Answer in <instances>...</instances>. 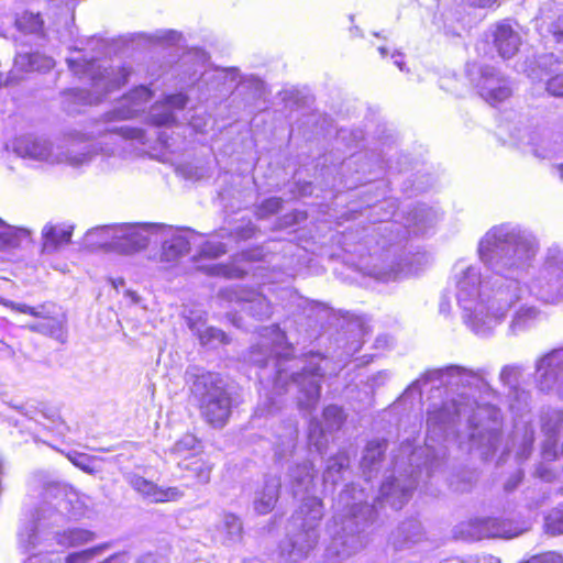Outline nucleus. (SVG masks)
<instances>
[{"mask_svg":"<svg viewBox=\"0 0 563 563\" xmlns=\"http://www.w3.org/2000/svg\"><path fill=\"white\" fill-rule=\"evenodd\" d=\"M431 384L432 388H445V400L441 407L432 405L428 410L427 442L428 455L433 454V443L439 440L454 439L459 448L470 453H477L481 459H489L500 443L501 415L490 402L495 391L485 378L483 369L472 371L457 365L426 372L412 382L402 394L406 400L417 396L421 398L422 386ZM409 455V474L400 472V462H395L398 476L387 477L380 485L379 495L368 503V494L360 485H347L340 492L333 503V517L330 527L332 540L327 548L330 563L341 562L357 553L366 544L365 528L375 519L378 507L385 504L393 509H400L411 497L418 484V477L424 472L431 476L434 459L421 466L413 465L424 450H410V444L402 448Z\"/></svg>","mask_w":563,"mask_h":563,"instance_id":"obj_1","label":"nucleus"},{"mask_svg":"<svg viewBox=\"0 0 563 563\" xmlns=\"http://www.w3.org/2000/svg\"><path fill=\"white\" fill-rule=\"evenodd\" d=\"M477 252L493 275L483 280L477 266L459 261L453 266L452 280L463 322L474 334L487 338L525 292L521 278L532 266L539 241L529 229L506 222L484 234Z\"/></svg>","mask_w":563,"mask_h":563,"instance_id":"obj_2","label":"nucleus"},{"mask_svg":"<svg viewBox=\"0 0 563 563\" xmlns=\"http://www.w3.org/2000/svg\"><path fill=\"white\" fill-rule=\"evenodd\" d=\"M260 342L251 347L250 361L261 368V384L267 380V387L262 396L255 415L258 417L274 416L286 406L284 394L289 388H296L298 409L310 415L318 406L320 398V382L325 362L319 353L305 357H291L294 346L287 342L285 333L278 325L261 330Z\"/></svg>","mask_w":563,"mask_h":563,"instance_id":"obj_3","label":"nucleus"},{"mask_svg":"<svg viewBox=\"0 0 563 563\" xmlns=\"http://www.w3.org/2000/svg\"><path fill=\"white\" fill-rule=\"evenodd\" d=\"M97 134L100 141L92 142L95 133L87 135L71 132L57 143L43 136L22 135L7 143L5 150L25 161L46 165L65 164L78 168L89 164L98 153L108 156L115 155L120 147L119 142L123 140L135 141L140 144L150 142V137L143 129L128 125L106 129L98 131Z\"/></svg>","mask_w":563,"mask_h":563,"instance_id":"obj_4","label":"nucleus"},{"mask_svg":"<svg viewBox=\"0 0 563 563\" xmlns=\"http://www.w3.org/2000/svg\"><path fill=\"white\" fill-rule=\"evenodd\" d=\"M162 235V261L175 262L186 255L192 247L199 250L200 258H217L227 253L222 242L205 241L203 236L191 229H172L157 224H118L91 229L88 240L101 235L99 246L119 253H132L145 249L154 235Z\"/></svg>","mask_w":563,"mask_h":563,"instance_id":"obj_5","label":"nucleus"},{"mask_svg":"<svg viewBox=\"0 0 563 563\" xmlns=\"http://www.w3.org/2000/svg\"><path fill=\"white\" fill-rule=\"evenodd\" d=\"M74 494L58 499L55 504L45 501L35 510L32 522L25 525L19 531V544L25 551L34 550L44 544L47 549L54 547V542L62 547H79L91 542L95 533L81 528H73L64 531L56 530L67 519L78 515L70 508Z\"/></svg>","mask_w":563,"mask_h":563,"instance_id":"obj_6","label":"nucleus"},{"mask_svg":"<svg viewBox=\"0 0 563 563\" xmlns=\"http://www.w3.org/2000/svg\"><path fill=\"white\" fill-rule=\"evenodd\" d=\"M76 52L79 56L66 59L68 67L76 76L89 77L91 88H74L64 93V108L69 113L79 112L81 107L99 103L107 95L123 86L131 74L126 67L102 66L97 64L95 57L87 58L81 55V49L76 48Z\"/></svg>","mask_w":563,"mask_h":563,"instance_id":"obj_7","label":"nucleus"},{"mask_svg":"<svg viewBox=\"0 0 563 563\" xmlns=\"http://www.w3.org/2000/svg\"><path fill=\"white\" fill-rule=\"evenodd\" d=\"M185 380L203 419L214 428H222L231 415L232 399L220 374L190 366Z\"/></svg>","mask_w":563,"mask_h":563,"instance_id":"obj_8","label":"nucleus"},{"mask_svg":"<svg viewBox=\"0 0 563 563\" xmlns=\"http://www.w3.org/2000/svg\"><path fill=\"white\" fill-rule=\"evenodd\" d=\"M324 508L320 498L310 496L302 499L291 516L290 531L280 544V554L288 561L306 559L320 540V527Z\"/></svg>","mask_w":563,"mask_h":563,"instance_id":"obj_9","label":"nucleus"},{"mask_svg":"<svg viewBox=\"0 0 563 563\" xmlns=\"http://www.w3.org/2000/svg\"><path fill=\"white\" fill-rule=\"evenodd\" d=\"M522 374L523 367L519 364L505 365L499 373L500 383L509 388V408L519 418L515 421L512 433V444L517 446L518 460H526L530 455L534 441V430L530 419H525L529 413L531 397L528 391L518 388Z\"/></svg>","mask_w":563,"mask_h":563,"instance_id":"obj_10","label":"nucleus"},{"mask_svg":"<svg viewBox=\"0 0 563 563\" xmlns=\"http://www.w3.org/2000/svg\"><path fill=\"white\" fill-rule=\"evenodd\" d=\"M529 290L548 303L563 301V247L553 245L548 249Z\"/></svg>","mask_w":563,"mask_h":563,"instance_id":"obj_11","label":"nucleus"},{"mask_svg":"<svg viewBox=\"0 0 563 563\" xmlns=\"http://www.w3.org/2000/svg\"><path fill=\"white\" fill-rule=\"evenodd\" d=\"M466 75L479 97L492 106L504 102L514 92L512 81L494 66L468 63Z\"/></svg>","mask_w":563,"mask_h":563,"instance_id":"obj_12","label":"nucleus"},{"mask_svg":"<svg viewBox=\"0 0 563 563\" xmlns=\"http://www.w3.org/2000/svg\"><path fill=\"white\" fill-rule=\"evenodd\" d=\"M536 386L544 394L563 400V346L554 349L536 361Z\"/></svg>","mask_w":563,"mask_h":563,"instance_id":"obj_13","label":"nucleus"},{"mask_svg":"<svg viewBox=\"0 0 563 563\" xmlns=\"http://www.w3.org/2000/svg\"><path fill=\"white\" fill-rule=\"evenodd\" d=\"M529 529L523 521L499 519L495 517L475 518L468 521L466 533L472 540L489 538L512 539Z\"/></svg>","mask_w":563,"mask_h":563,"instance_id":"obj_14","label":"nucleus"},{"mask_svg":"<svg viewBox=\"0 0 563 563\" xmlns=\"http://www.w3.org/2000/svg\"><path fill=\"white\" fill-rule=\"evenodd\" d=\"M189 59H195L199 68H203L199 78L197 79L198 81L207 86H211L213 89H220L223 87L229 90L236 86L240 78L238 68H205V65L208 62V55L205 51L201 49H195L194 52L189 53L185 57V60Z\"/></svg>","mask_w":563,"mask_h":563,"instance_id":"obj_15","label":"nucleus"},{"mask_svg":"<svg viewBox=\"0 0 563 563\" xmlns=\"http://www.w3.org/2000/svg\"><path fill=\"white\" fill-rule=\"evenodd\" d=\"M219 296L228 301L241 303L243 310L260 320L267 319L273 313V307L266 297L252 289L225 288L220 290Z\"/></svg>","mask_w":563,"mask_h":563,"instance_id":"obj_16","label":"nucleus"},{"mask_svg":"<svg viewBox=\"0 0 563 563\" xmlns=\"http://www.w3.org/2000/svg\"><path fill=\"white\" fill-rule=\"evenodd\" d=\"M152 97L153 92L145 86L132 89L118 101L110 112L104 114V121L110 123L136 117L145 109Z\"/></svg>","mask_w":563,"mask_h":563,"instance_id":"obj_17","label":"nucleus"},{"mask_svg":"<svg viewBox=\"0 0 563 563\" xmlns=\"http://www.w3.org/2000/svg\"><path fill=\"white\" fill-rule=\"evenodd\" d=\"M541 427L544 434L542 457L544 461H553L558 456V442L563 431V410L547 409L543 411Z\"/></svg>","mask_w":563,"mask_h":563,"instance_id":"obj_18","label":"nucleus"},{"mask_svg":"<svg viewBox=\"0 0 563 563\" xmlns=\"http://www.w3.org/2000/svg\"><path fill=\"white\" fill-rule=\"evenodd\" d=\"M522 287L525 288V292L522 295H525L527 292V288L525 286ZM522 298L523 296H521V298L509 309V312L512 310V313L506 328L507 336H518L530 331L542 318L541 310L533 305H521L517 307V303Z\"/></svg>","mask_w":563,"mask_h":563,"instance_id":"obj_19","label":"nucleus"},{"mask_svg":"<svg viewBox=\"0 0 563 563\" xmlns=\"http://www.w3.org/2000/svg\"><path fill=\"white\" fill-rule=\"evenodd\" d=\"M188 98L184 93L167 96L163 101L154 103L147 114V122L153 126H172L176 122L175 111L183 110Z\"/></svg>","mask_w":563,"mask_h":563,"instance_id":"obj_20","label":"nucleus"},{"mask_svg":"<svg viewBox=\"0 0 563 563\" xmlns=\"http://www.w3.org/2000/svg\"><path fill=\"white\" fill-rule=\"evenodd\" d=\"M129 483L133 489L152 503L176 501L184 496L178 487L163 488L139 475H131Z\"/></svg>","mask_w":563,"mask_h":563,"instance_id":"obj_21","label":"nucleus"},{"mask_svg":"<svg viewBox=\"0 0 563 563\" xmlns=\"http://www.w3.org/2000/svg\"><path fill=\"white\" fill-rule=\"evenodd\" d=\"M494 45L501 58L509 59L519 51L521 36L509 23L501 22L494 31Z\"/></svg>","mask_w":563,"mask_h":563,"instance_id":"obj_22","label":"nucleus"},{"mask_svg":"<svg viewBox=\"0 0 563 563\" xmlns=\"http://www.w3.org/2000/svg\"><path fill=\"white\" fill-rule=\"evenodd\" d=\"M561 10L562 3L549 0L541 5L539 16L541 27H544L558 44H563V13Z\"/></svg>","mask_w":563,"mask_h":563,"instance_id":"obj_23","label":"nucleus"},{"mask_svg":"<svg viewBox=\"0 0 563 563\" xmlns=\"http://www.w3.org/2000/svg\"><path fill=\"white\" fill-rule=\"evenodd\" d=\"M314 477L316 471L313 463L310 460H306L302 463H296L289 467L287 485L292 495L297 496L310 492L313 487Z\"/></svg>","mask_w":563,"mask_h":563,"instance_id":"obj_24","label":"nucleus"},{"mask_svg":"<svg viewBox=\"0 0 563 563\" xmlns=\"http://www.w3.org/2000/svg\"><path fill=\"white\" fill-rule=\"evenodd\" d=\"M280 478L267 475L261 489L255 493L253 500L254 510L260 515H266L272 511L278 500Z\"/></svg>","mask_w":563,"mask_h":563,"instance_id":"obj_25","label":"nucleus"},{"mask_svg":"<svg viewBox=\"0 0 563 563\" xmlns=\"http://www.w3.org/2000/svg\"><path fill=\"white\" fill-rule=\"evenodd\" d=\"M558 64L559 59L554 54H541L532 58H527L521 65V71L532 81H542L545 77H550L554 73Z\"/></svg>","mask_w":563,"mask_h":563,"instance_id":"obj_26","label":"nucleus"},{"mask_svg":"<svg viewBox=\"0 0 563 563\" xmlns=\"http://www.w3.org/2000/svg\"><path fill=\"white\" fill-rule=\"evenodd\" d=\"M40 307H44V313L42 316L35 317L41 320L26 325V328L32 332H38L41 334L48 335L59 342H65V318L49 316L51 312L46 305H41Z\"/></svg>","mask_w":563,"mask_h":563,"instance_id":"obj_27","label":"nucleus"},{"mask_svg":"<svg viewBox=\"0 0 563 563\" xmlns=\"http://www.w3.org/2000/svg\"><path fill=\"white\" fill-rule=\"evenodd\" d=\"M440 214L433 208L427 206H418L409 212L406 227L409 233L415 235L427 234L439 221Z\"/></svg>","mask_w":563,"mask_h":563,"instance_id":"obj_28","label":"nucleus"},{"mask_svg":"<svg viewBox=\"0 0 563 563\" xmlns=\"http://www.w3.org/2000/svg\"><path fill=\"white\" fill-rule=\"evenodd\" d=\"M298 429L294 422H287L282 431L276 432L274 442L275 457L277 461H288L296 453Z\"/></svg>","mask_w":563,"mask_h":563,"instance_id":"obj_29","label":"nucleus"},{"mask_svg":"<svg viewBox=\"0 0 563 563\" xmlns=\"http://www.w3.org/2000/svg\"><path fill=\"white\" fill-rule=\"evenodd\" d=\"M43 252L53 253L58 247L70 242L73 235V227L66 224H46L42 231Z\"/></svg>","mask_w":563,"mask_h":563,"instance_id":"obj_30","label":"nucleus"},{"mask_svg":"<svg viewBox=\"0 0 563 563\" xmlns=\"http://www.w3.org/2000/svg\"><path fill=\"white\" fill-rule=\"evenodd\" d=\"M31 230L10 225L0 218V250L20 247L31 240Z\"/></svg>","mask_w":563,"mask_h":563,"instance_id":"obj_31","label":"nucleus"},{"mask_svg":"<svg viewBox=\"0 0 563 563\" xmlns=\"http://www.w3.org/2000/svg\"><path fill=\"white\" fill-rule=\"evenodd\" d=\"M552 136L549 144H537L534 148V156L541 159H550L560 154H563V121L554 123L549 126Z\"/></svg>","mask_w":563,"mask_h":563,"instance_id":"obj_32","label":"nucleus"},{"mask_svg":"<svg viewBox=\"0 0 563 563\" xmlns=\"http://www.w3.org/2000/svg\"><path fill=\"white\" fill-rule=\"evenodd\" d=\"M220 540L225 545H232L242 540L243 527L241 519L233 514H225L218 526Z\"/></svg>","mask_w":563,"mask_h":563,"instance_id":"obj_33","label":"nucleus"},{"mask_svg":"<svg viewBox=\"0 0 563 563\" xmlns=\"http://www.w3.org/2000/svg\"><path fill=\"white\" fill-rule=\"evenodd\" d=\"M422 537L421 523L416 519L401 522L393 534V542L397 549H402L418 542Z\"/></svg>","mask_w":563,"mask_h":563,"instance_id":"obj_34","label":"nucleus"},{"mask_svg":"<svg viewBox=\"0 0 563 563\" xmlns=\"http://www.w3.org/2000/svg\"><path fill=\"white\" fill-rule=\"evenodd\" d=\"M385 450L386 442L384 440H373L367 443L361 460V468L365 476V481H368L372 473L377 470V465L379 464Z\"/></svg>","mask_w":563,"mask_h":563,"instance_id":"obj_35","label":"nucleus"},{"mask_svg":"<svg viewBox=\"0 0 563 563\" xmlns=\"http://www.w3.org/2000/svg\"><path fill=\"white\" fill-rule=\"evenodd\" d=\"M188 323L191 331L198 335L200 343L205 346L214 349L229 343L227 334L218 328L205 327V324L194 322L192 319H189Z\"/></svg>","mask_w":563,"mask_h":563,"instance_id":"obj_36","label":"nucleus"},{"mask_svg":"<svg viewBox=\"0 0 563 563\" xmlns=\"http://www.w3.org/2000/svg\"><path fill=\"white\" fill-rule=\"evenodd\" d=\"M350 457L345 451H341L334 456L330 457L323 473L324 490L328 485L334 486L341 478L342 474L349 468Z\"/></svg>","mask_w":563,"mask_h":563,"instance_id":"obj_37","label":"nucleus"},{"mask_svg":"<svg viewBox=\"0 0 563 563\" xmlns=\"http://www.w3.org/2000/svg\"><path fill=\"white\" fill-rule=\"evenodd\" d=\"M14 66L25 71H46L54 67V60L40 53H19L14 58Z\"/></svg>","mask_w":563,"mask_h":563,"instance_id":"obj_38","label":"nucleus"},{"mask_svg":"<svg viewBox=\"0 0 563 563\" xmlns=\"http://www.w3.org/2000/svg\"><path fill=\"white\" fill-rule=\"evenodd\" d=\"M417 273V268L413 267L412 263L408 258H401L396 266H391L388 269L373 268L372 275L379 282H390L400 278L401 276Z\"/></svg>","mask_w":563,"mask_h":563,"instance_id":"obj_39","label":"nucleus"},{"mask_svg":"<svg viewBox=\"0 0 563 563\" xmlns=\"http://www.w3.org/2000/svg\"><path fill=\"white\" fill-rule=\"evenodd\" d=\"M198 268L209 276L224 278H241L245 274V268L235 263L229 264H202Z\"/></svg>","mask_w":563,"mask_h":563,"instance_id":"obj_40","label":"nucleus"},{"mask_svg":"<svg viewBox=\"0 0 563 563\" xmlns=\"http://www.w3.org/2000/svg\"><path fill=\"white\" fill-rule=\"evenodd\" d=\"M199 448V441L198 439L190 433H187L183 435L169 450L170 455H173L175 459H184V463H186V460L189 457H192L196 455V452Z\"/></svg>","mask_w":563,"mask_h":563,"instance_id":"obj_41","label":"nucleus"},{"mask_svg":"<svg viewBox=\"0 0 563 563\" xmlns=\"http://www.w3.org/2000/svg\"><path fill=\"white\" fill-rule=\"evenodd\" d=\"M549 126H537L529 131H527L522 139L521 143L528 147V151L534 156V148L538 147V143L541 144H549L550 140H552V136Z\"/></svg>","mask_w":563,"mask_h":563,"instance_id":"obj_42","label":"nucleus"},{"mask_svg":"<svg viewBox=\"0 0 563 563\" xmlns=\"http://www.w3.org/2000/svg\"><path fill=\"white\" fill-rule=\"evenodd\" d=\"M308 442L310 450L313 448L319 454L324 452L328 444V438L323 428L320 426L319 421L314 419L309 421Z\"/></svg>","mask_w":563,"mask_h":563,"instance_id":"obj_43","label":"nucleus"},{"mask_svg":"<svg viewBox=\"0 0 563 563\" xmlns=\"http://www.w3.org/2000/svg\"><path fill=\"white\" fill-rule=\"evenodd\" d=\"M22 415L24 417L29 418L30 420H34L35 422L41 423V424H45V422L43 420L49 421L53 424L52 428L55 429L60 434L63 433V431L65 429L59 415H57L55 412L48 415L45 411H38L35 409L29 410L26 408H23Z\"/></svg>","mask_w":563,"mask_h":563,"instance_id":"obj_44","label":"nucleus"},{"mask_svg":"<svg viewBox=\"0 0 563 563\" xmlns=\"http://www.w3.org/2000/svg\"><path fill=\"white\" fill-rule=\"evenodd\" d=\"M18 29L24 33L37 34L43 30V20L38 13L24 12L15 21Z\"/></svg>","mask_w":563,"mask_h":563,"instance_id":"obj_45","label":"nucleus"},{"mask_svg":"<svg viewBox=\"0 0 563 563\" xmlns=\"http://www.w3.org/2000/svg\"><path fill=\"white\" fill-rule=\"evenodd\" d=\"M178 466L192 471L199 483L206 484L210 479L212 466L201 459H196L190 463L178 462Z\"/></svg>","mask_w":563,"mask_h":563,"instance_id":"obj_46","label":"nucleus"},{"mask_svg":"<svg viewBox=\"0 0 563 563\" xmlns=\"http://www.w3.org/2000/svg\"><path fill=\"white\" fill-rule=\"evenodd\" d=\"M545 531L552 536L563 533V506L553 509L545 517Z\"/></svg>","mask_w":563,"mask_h":563,"instance_id":"obj_47","label":"nucleus"},{"mask_svg":"<svg viewBox=\"0 0 563 563\" xmlns=\"http://www.w3.org/2000/svg\"><path fill=\"white\" fill-rule=\"evenodd\" d=\"M68 460L78 468L82 470L86 473H93L96 471L95 462L96 460L89 456L86 453L71 452L68 453Z\"/></svg>","mask_w":563,"mask_h":563,"instance_id":"obj_48","label":"nucleus"},{"mask_svg":"<svg viewBox=\"0 0 563 563\" xmlns=\"http://www.w3.org/2000/svg\"><path fill=\"white\" fill-rule=\"evenodd\" d=\"M283 200L278 197H272L264 200L256 210L258 218L264 219L277 213L282 209Z\"/></svg>","mask_w":563,"mask_h":563,"instance_id":"obj_49","label":"nucleus"},{"mask_svg":"<svg viewBox=\"0 0 563 563\" xmlns=\"http://www.w3.org/2000/svg\"><path fill=\"white\" fill-rule=\"evenodd\" d=\"M0 303L11 310L30 316H42L44 313V307H30L25 303H16L2 297H0Z\"/></svg>","mask_w":563,"mask_h":563,"instance_id":"obj_50","label":"nucleus"},{"mask_svg":"<svg viewBox=\"0 0 563 563\" xmlns=\"http://www.w3.org/2000/svg\"><path fill=\"white\" fill-rule=\"evenodd\" d=\"M323 418L328 429L339 428L342 423V410L338 406L331 405L324 408Z\"/></svg>","mask_w":563,"mask_h":563,"instance_id":"obj_51","label":"nucleus"},{"mask_svg":"<svg viewBox=\"0 0 563 563\" xmlns=\"http://www.w3.org/2000/svg\"><path fill=\"white\" fill-rule=\"evenodd\" d=\"M545 90L554 97H563V73L551 75L545 81Z\"/></svg>","mask_w":563,"mask_h":563,"instance_id":"obj_52","label":"nucleus"},{"mask_svg":"<svg viewBox=\"0 0 563 563\" xmlns=\"http://www.w3.org/2000/svg\"><path fill=\"white\" fill-rule=\"evenodd\" d=\"M471 478H472V476H470V475L467 477L463 476L461 479L459 476H456V478L451 479L450 486L455 492H465L472 486Z\"/></svg>","mask_w":563,"mask_h":563,"instance_id":"obj_53","label":"nucleus"},{"mask_svg":"<svg viewBox=\"0 0 563 563\" xmlns=\"http://www.w3.org/2000/svg\"><path fill=\"white\" fill-rule=\"evenodd\" d=\"M522 479V472L520 470L516 471L514 474L509 476V478L506 481L504 488L507 493L512 492L517 488V486L521 483Z\"/></svg>","mask_w":563,"mask_h":563,"instance_id":"obj_54","label":"nucleus"},{"mask_svg":"<svg viewBox=\"0 0 563 563\" xmlns=\"http://www.w3.org/2000/svg\"><path fill=\"white\" fill-rule=\"evenodd\" d=\"M207 121H211V118H208L207 120H203V122H201V119L198 118V117H194L190 121V125L192 126L194 130H196L197 132H200V133H205L206 132V128H207V124L208 122Z\"/></svg>","mask_w":563,"mask_h":563,"instance_id":"obj_55","label":"nucleus"},{"mask_svg":"<svg viewBox=\"0 0 563 563\" xmlns=\"http://www.w3.org/2000/svg\"><path fill=\"white\" fill-rule=\"evenodd\" d=\"M389 377H390V374L387 371L378 372L377 374H375L372 377L373 385H376V386L382 385L386 380H388Z\"/></svg>","mask_w":563,"mask_h":563,"instance_id":"obj_56","label":"nucleus"},{"mask_svg":"<svg viewBox=\"0 0 563 563\" xmlns=\"http://www.w3.org/2000/svg\"><path fill=\"white\" fill-rule=\"evenodd\" d=\"M471 5L478 7V8H489L494 5L497 0H467Z\"/></svg>","mask_w":563,"mask_h":563,"instance_id":"obj_57","label":"nucleus"},{"mask_svg":"<svg viewBox=\"0 0 563 563\" xmlns=\"http://www.w3.org/2000/svg\"><path fill=\"white\" fill-rule=\"evenodd\" d=\"M478 563H500V560L494 555H484L481 559H476Z\"/></svg>","mask_w":563,"mask_h":563,"instance_id":"obj_58","label":"nucleus"},{"mask_svg":"<svg viewBox=\"0 0 563 563\" xmlns=\"http://www.w3.org/2000/svg\"><path fill=\"white\" fill-rule=\"evenodd\" d=\"M460 30H461L460 26H448V25H444L445 34L451 35V36L460 35Z\"/></svg>","mask_w":563,"mask_h":563,"instance_id":"obj_59","label":"nucleus"},{"mask_svg":"<svg viewBox=\"0 0 563 563\" xmlns=\"http://www.w3.org/2000/svg\"><path fill=\"white\" fill-rule=\"evenodd\" d=\"M393 58H394V64L400 69V70H404V60H402V57L400 54H394L393 55Z\"/></svg>","mask_w":563,"mask_h":563,"instance_id":"obj_60","label":"nucleus"},{"mask_svg":"<svg viewBox=\"0 0 563 563\" xmlns=\"http://www.w3.org/2000/svg\"><path fill=\"white\" fill-rule=\"evenodd\" d=\"M539 475L541 478H543L544 481H551L552 478V475L548 473V471H543L542 467L539 468Z\"/></svg>","mask_w":563,"mask_h":563,"instance_id":"obj_61","label":"nucleus"},{"mask_svg":"<svg viewBox=\"0 0 563 563\" xmlns=\"http://www.w3.org/2000/svg\"><path fill=\"white\" fill-rule=\"evenodd\" d=\"M440 311H441L442 313H446V312L449 311V303H446V302L442 301V302L440 303Z\"/></svg>","mask_w":563,"mask_h":563,"instance_id":"obj_62","label":"nucleus"},{"mask_svg":"<svg viewBox=\"0 0 563 563\" xmlns=\"http://www.w3.org/2000/svg\"><path fill=\"white\" fill-rule=\"evenodd\" d=\"M112 284H113V287L118 289L119 286H123L124 285V280L122 278H119L117 280H112Z\"/></svg>","mask_w":563,"mask_h":563,"instance_id":"obj_63","label":"nucleus"},{"mask_svg":"<svg viewBox=\"0 0 563 563\" xmlns=\"http://www.w3.org/2000/svg\"><path fill=\"white\" fill-rule=\"evenodd\" d=\"M561 178L563 179V163L558 166Z\"/></svg>","mask_w":563,"mask_h":563,"instance_id":"obj_64","label":"nucleus"}]
</instances>
